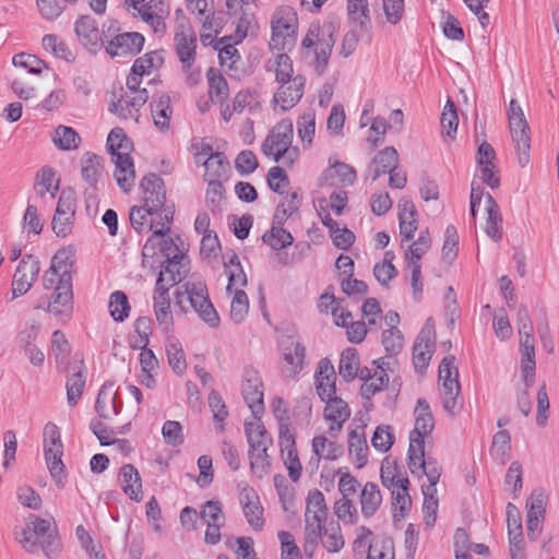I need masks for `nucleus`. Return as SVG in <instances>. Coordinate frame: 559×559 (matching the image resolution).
I'll list each match as a JSON object with an SVG mask.
<instances>
[{
  "instance_id": "f257e3e1",
  "label": "nucleus",
  "mask_w": 559,
  "mask_h": 559,
  "mask_svg": "<svg viewBox=\"0 0 559 559\" xmlns=\"http://www.w3.org/2000/svg\"><path fill=\"white\" fill-rule=\"evenodd\" d=\"M106 147L115 164L114 177L117 185L124 191L129 192L135 180V169L130 152L133 148L131 140L127 136L122 128H114L106 142Z\"/></svg>"
},
{
  "instance_id": "f03ea898",
  "label": "nucleus",
  "mask_w": 559,
  "mask_h": 559,
  "mask_svg": "<svg viewBox=\"0 0 559 559\" xmlns=\"http://www.w3.org/2000/svg\"><path fill=\"white\" fill-rule=\"evenodd\" d=\"M328 520V507L324 495L319 489L308 492L305 511L304 551L312 558L322 537V531Z\"/></svg>"
},
{
  "instance_id": "7ed1b4c3",
  "label": "nucleus",
  "mask_w": 559,
  "mask_h": 559,
  "mask_svg": "<svg viewBox=\"0 0 559 559\" xmlns=\"http://www.w3.org/2000/svg\"><path fill=\"white\" fill-rule=\"evenodd\" d=\"M16 539L31 554L36 552L40 547L48 559L61 549L57 531L51 527L49 521L37 516L26 524L21 534H16Z\"/></svg>"
},
{
  "instance_id": "20e7f679",
  "label": "nucleus",
  "mask_w": 559,
  "mask_h": 559,
  "mask_svg": "<svg viewBox=\"0 0 559 559\" xmlns=\"http://www.w3.org/2000/svg\"><path fill=\"white\" fill-rule=\"evenodd\" d=\"M143 75L144 73L135 70V67L132 66L126 83L128 92L109 105L108 109L111 114L117 115L121 119H132L135 123L139 122V111L150 97L147 90L140 87Z\"/></svg>"
},
{
  "instance_id": "39448f33",
  "label": "nucleus",
  "mask_w": 559,
  "mask_h": 559,
  "mask_svg": "<svg viewBox=\"0 0 559 559\" xmlns=\"http://www.w3.org/2000/svg\"><path fill=\"white\" fill-rule=\"evenodd\" d=\"M337 26L332 21L322 24L312 23L302 39L304 48L316 46L317 70L322 73L329 63V59L336 40Z\"/></svg>"
},
{
  "instance_id": "423d86ee",
  "label": "nucleus",
  "mask_w": 559,
  "mask_h": 559,
  "mask_svg": "<svg viewBox=\"0 0 559 559\" xmlns=\"http://www.w3.org/2000/svg\"><path fill=\"white\" fill-rule=\"evenodd\" d=\"M174 206H167L164 209L160 227L153 231V234L143 246V257H154L157 246L159 247V250L166 260H169V258H171L177 252L185 253L187 249L180 236H176L175 238H165V236H167L170 231V224L174 221Z\"/></svg>"
},
{
  "instance_id": "0eeeda50",
  "label": "nucleus",
  "mask_w": 559,
  "mask_h": 559,
  "mask_svg": "<svg viewBox=\"0 0 559 559\" xmlns=\"http://www.w3.org/2000/svg\"><path fill=\"white\" fill-rule=\"evenodd\" d=\"M298 17L295 9L289 5H281L273 13L271 21L272 36L270 48L283 51L296 43Z\"/></svg>"
},
{
  "instance_id": "6e6552de",
  "label": "nucleus",
  "mask_w": 559,
  "mask_h": 559,
  "mask_svg": "<svg viewBox=\"0 0 559 559\" xmlns=\"http://www.w3.org/2000/svg\"><path fill=\"white\" fill-rule=\"evenodd\" d=\"M185 292H176V301L182 306V297L186 296L192 309L199 318L211 328L219 325V317L209 298L207 287L203 281L187 282Z\"/></svg>"
},
{
  "instance_id": "1a4fd4ad",
  "label": "nucleus",
  "mask_w": 559,
  "mask_h": 559,
  "mask_svg": "<svg viewBox=\"0 0 559 559\" xmlns=\"http://www.w3.org/2000/svg\"><path fill=\"white\" fill-rule=\"evenodd\" d=\"M509 129L514 142L518 163L525 167L530 163L531 152V129L524 111L515 99H511L508 109Z\"/></svg>"
},
{
  "instance_id": "9d476101",
  "label": "nucleus",
  "mask_w": 559,
  "mask_h": 559,
  "mask_svg": "<svg viewBox=\"0 0 559 559\" xmlns=\"http://www.w3.org/2000/svg\"><path fill=\"white\" fill-rule=\"evenodd\" d=\"M44 452L51 477L55 479L58 487H63L67 478L64 464L61 460L63 455V443L59 428L52 423L46 424L44 428Z\"/></svg>"
},
{
  "instance_id": "9b49d317",
  "label": "nucleus",
  "mask_w": 559,
  "mask_h": 559,
  "mask_svg": "<svg viewBox=\"0 0 559 559\" xmlns=\"http://www.w3.org/2000/svg\"><path fill=\"white\" fill-rule=\"evenodd\" d=\"M293 140V122L284 119L278 122L262 144V152L271 156L275 162H280L286 153Z\"/></svg>"
},
{
  "instance_id": "f8f14e48",
  "label": "nucleus",
  "mask_w": 559,
  "mask_h": 559,
  "mask_svg": "<svg viewBox=\"0 0 559 559\" xmlns=\"http://www.w3.org/2000/svg\"><path fill=\"white\" fill-rule=\"evenodd\" d=\"M415 414V428L409 433L408 452L417 450L421 453L425 449V437L429 436L435 428L433 416L425 399H418Z\"/></svg>"
},
{
  "instance_id": "ddd939ff",
  "label": "nucleus",
  "mask_w": 559,
  "mask_h": 559,
  "mask_svg": "<svg viewBox=\"0 0 559 559\" xmlns=\"http://www.w3.org/2000/svg\"><path fill=\"white\" fill-rule=\"evenodd\" d=\"M40 263L33 254H26L20 261L12 282L13 298L25 295L36 281Z\"/></svg>"
},
{
  "instance_id": "4468645a",
  "label": "nucleus",
  "mask_w": 559,
  "mask_h": 559,
  "mask_svg": "<svg viewBox=\"0 0 559 559\" xmlns=\"http://www.w3.org/2000/svg\"><path fill=\"white\" fill-rule=\"evenodd\" d=\"M74 213V193L71 190H63L60 193L56 213L51 222L52 230L58 237H66L71 233Z\"/></svg>"
},
{
  "instance_id": "2eb2a0df",
  "label": "nucleus",
  "mask_w": 559,
  "mask_h": 559,
  "mask_svg": "<svg viewBox=\"0 0 559 559\" xmlns=\"http://www.w3.org/2000/svg\"><path fill=\"white\" fill-rule=\"evenodd\" d=\"M241 391L253 417L261 416L264 413L263 382L257 370L245 371Z\"/></svg>"
},
{
  "instance_id": "dca6fc26",
  "label": "nucleus",
  "mask_w": 559,
  "mask_h": 559,
  "mask_svg": "<svg viewBox=\"0 0 559 559\" xmlns=\"http://www.w3.org/2000/svg\"><path fill=\"white\" fill-rule=\"evenodd\" d=\"M142 190L143 205L148 206L151 210H156L163 213L166 201V189L164 180L154 173L144 176L140 182Z\"/></svg>"
},
{
  "instance_id": "f3484780",
  "label": "nucleus",
  "mask_w": 559,
  "mask_h": 559,
  "mask_svg": "<svg viewBox=\"0 0 559 559\" xmlns=\"http://www.w3.org/2000/svg\"><path fill=\"white\" fill-rule=\"evenodd\" d=\"M280 83L281 86L274 94L273 102L280 106L281 111H286L295 107L301 99L305 92L306 78L297 74L292 80Z\"/></svg>"
},
{
  "instance_id": "a211bd4d",
  "label": "nucleus",
  "mask_w": 559,
  "mask_h": 559,
  "mask_svg": "<svg viewBox=\"0 0 559 559\" xmlns=\"http://www.w3.org/2000/svg\"><path fill=\"white\" fill-rule=\"evenodd\" d=\"M185 259V253L177 252L169 260H165L157 276L155 287L169 290L170 287L179 284L188 273V269L183 263Z\"/></svg>"
},
{
  "instance_id": "6ab92c4d",
  "label": "nucleus",
  "mask_w": 559,
  "mask_h": 559,
  "mask_svg": "<svg viewBox=\"0 0 559 559\" xmlns=\"http://www.w3.org/2000/svg\"><path fill=\"white\" fill-rule=\"evenodd\" d=\"M74 32L79 41L91 52H96L104 43L103 33L91 15H81L74 23Z\"/></svg>"
},
{
  "instance_id": "aec40b11",
  "label": "nucleus",
  "mask_w": 559,
  "mask_h": 559,
  "mask_svg": "<svg viewBox=\"0 0 559 559\" xmlns=\"http://www.w3.org/2000/svg\"><path fill=\"white\" fill-rule=\"evenodd\" d=\"M144 36L136 32H127L116 35L106 45V51L111 57L134 56L139 53L144 45Z\"/></svg>"
},
{
  "instance_id": "412c9836",
  "label": "nucleus",
  "mask_w": 559,
  "mask_h": 559,
  "mask_svg": "<svg viewBox=\"0 0 559 559\" xmlns=\"http://www.w3.org/2000/svg\"><path fill=\"white\" fill-rule=\"evenodd\" d=\"M176 52L182 67L190 69L194 62L197 36L191 25H181V29L175 32Z\"/></svg>"
},
{
  "instance_id": "4be33fe9",
  "label": "nucleus",
  "mask_w": 559,
  "mask_h": 559,
  "mask_svg": "<svg viewBox=\"0 0 559 559\" xmlns=\"http://www.w3.org/2000/svg\"><path fill=\"white\" fill-rule=\"evenodd\" d=\"M429 322L430 319L427 320L413 346V362L416 369H425L428 366L435 347V331Z\"/></svg>"
},
{
  "instance_id": "5701e85b",
  "label": "nucleus",
  "mask_w": 559,
  "mask_h": 559,
  "mask_svg": "<svg viewBox=\"0 0 559 559\" xmlns=\"http://www.w3.org/2000/svg\"><path fill=\"white\" fill-rule=\"evenodd\" d=\"M163 213L151 210L148 206H132L130 210V223L139 234L154 231L160 227Z\"/></svg>"
},
{
  "instance_id": "b1692460",
  "label": "nucleus",
  "mask_w": 559,
  "mask_h": 559,
  "mask_svg": "<svg viewBox=\"0 0 559 559\" xmlns=\"http://www.w3.org/2000/svg\"><path fill=\"white\" fill-rule=\"evenodd\" d=\"M202 156H206V158L203 160L206 180H219V178L226 176V174L229 171L230 165L225 155L221 152L213 153L210 145L202 147V150L197 154L198 162L201 160Z\"/></svg>"
},
{
  "instance_id": "393cba45",
  "label": "nucleus",
  "mask_w": 559,
  "mask_h": 559,
  "mask_svg": "<svg viewBox=\"0 0 559 559\" xmlns=\"http://www.w3.org/2000/svg\"><path fill=\"white\" fill-rule=\"evenodd\" d=\"M336 374L332 362L328 358L320 360L316 372V389L321 401L336 395Z\"/></svg>"
},
{
  "instance_id": "a878e982",
  "label": "nucleus",
  "mask_w": 559,
  "mask_h": 559,
  "mask_svg": "<svg viewBox=\"0 0 559 559\" xmlns=\"http://www.w3.org/2000/svg\"><path fill=\"white\" fill-rule=\"evenodd\" d=\"M112 382H105L97 395L95 409L99 417L110 419L122 409V402H117V392L112 390Z\"/></svg>"
},
{
  "instance_id": "bb28decb",
  "label": "nucleus",
  "mask_w": 559,
  "mask_h": 559,
  "mask_svg": "<svg viewBox=\"0 0 559 559\" xmlns=\"http://www.w3.org/2000/svg\"><path fill=\"white\" fill-rule=\"evenodd\" d=\"M169 290L155 287L153 295V309L156 321L163 332L168 333L174 325V317L170 307Z\"/></svg>"
},
{
  "instance_id": "cd10ccee",
  "label": "nucleus",
  "mask_w": 559,
  "mask_h": 559,
  "mask_svg": "<svg viewBox=\"0 0 559 559\" xmlns=\"http://www.w3.org/2000/svg\"><path fill=\"white\" fill-rule=\"evenodd\" d=\"M417 210L412 200L402 198L399 201L400 235L403 240H412L418 228Z\"/></svg>"
},
{
  "instance_id": "c85d7f7f",
  "label": "nucleus",
  "mask_w": 559,
  "mask_h": 559,
  "mask_svg": "<svg viewBox=\"0 0 559 559\" xmlns=\"http://www.w3.org/2000/svg\"><path fill=\"white\" fill-rule=\"evenodd\" d=\"M241 503L249 525L253 530H262L264 526L263 508L260 503L259 496L253 488L243 490L241 493Z\"/></svg>"
},
{
  "instance_id": "c756f323",
  "label": "nucleus",
  "mask_w": 559,
  "mask_h": 559,
  "mask_svg": "<svg viewBox=\"0 0 559 559\" xmlns=\"http://www.w3.org/2000/svg\"><path fill=\"white\" fill-rule=\"evenodd\" d=\"M324 407V418L332 421L330 431H340L343 424L350 417V408L348 404L338 396L328 399Z\"/></svg>"
},
{
  "instance_id": "7c9ffc66",
  "label": "nucleus",
  "mask_w": 559,
  "mask_h": 559,
  "mask_svg": "<svg viewBox=\"0 0 559 559\" xmlns=\"http://www.w3.org/2000/svg\"><path fill=\"white\" fill-rule=\"evenodd\" d=\"M408 467L413 474L423 471L429 483H438L441 476V466L432 459H425V449L421 453L417 450L408 452Z\"/></svg>"
},
{
  "instance_id": "2f4dec72",
  "label": "nucleus",
  "mask_w": 559,
  "mask_h": 559,
  "mask_svg": "<svg viewBox=\"0 0 559 559\" xmlns=\"http://www.w3.org/2000/svg\"><path fill=\"white\" fill-rule=\"evenodd\" d=\"M485 200L487 213L485 233L490 239L498 242L502 239V215L500 207L489 192L485 194Z\"/></svg>"
},
{
  "instance_id": "473e14b6",
  "label": "nucleus",
  "mask_w": 559,
  "mask_h": 559,
  "mask_svg": "<svg viewBox=\"0 0 559 559\" xmlns=\"http://www.w3.org/2000/svg\"><path fill=\"white\" fill-rule=\"evenodd\" d=\"M120 484L123 492L131 500L140 501L143 498L142 479L139 471L132 464H124L120 468Z\"/></svg>"
},
{
  "instance_id": "72a5a7b5",
  "label": "nucleus",
  "mask_w": 559,
  "mask_h": 559,
  "mask_svg": "<svg viewBox=\"0 0 559 559\" xmlns=\"http://www.w3.org/2000/svg\"><path fill=\"white\" fill-rule=\"evenodd\" d=\"M104 158L93 152H85L81 158V176L90 188L95 189L104 169Z\"/></svg>"
},
{
  "instance_id": "f704fd0d",
  "label": "nucleus",
  "mask_w": 559,
  "mask_h": 559,
  "mask_svg": "<svg viewBox=\"0 0 559 559\" xmlns=\"http://www.w3.org/2000/svg\"><path fill=\"white\" fill-rule=\"evenodd\" d=\"M151 112L156 128L160 131L169 130L170 118L173 116L169 95L160 94L158 97H153L151 103Z\"/></svg>"
},
{
  "instance_id": "c9c22d12",
  "label": "nucleus",
  "mask_w": 559,
  "mask_h": 559,
  "mask_svg": "<svg viewBox=\"0 0 559 559\" xmlns=\"http://www.w3.org/2000/svg\"><path fill=\"white\" fill-rule=\"evenodd\" d=\"M74 264V253L68 248L58 250L52 257L48 273L58 276V280L72 282V267Z\"/></svg>"
},
{
  "instance_id": "e433bc0d",
  "label": "nucleus",
  "mask_w": 559,
  "mask_h": 559,
  "mask_svg": "<svg viewBox=\"0 0 559 559\" xmlns=\"http://www.w3.org/2000/svg\"><path fill=\"white\" fill-rule=\"evenodd\" d=\"M359 502L362 515L366 519L371 518L382 503V495L379 486L372 481L366 483L361 489Z\"/></svg>"
},
{
  "instance_id": "4c0bfd02",
  "label": "nucleus",
  "mask_w": 559,
  "mask_h": 559,
  "mask_svg": "<svg viewBox=\"0 0 559 559\" xmlns=\"http://www.w3.org/2000/svg\"><path fill=\"white\" fill-rule=\"evenodd\" d=\"M373 169L371 180L376 181L381 175L396 169L399 164V153L393 146H388L380 151L373 158Z\"/></svg>"
},
{
  "instance_id": "58836bf2",
  "label": "nucleus",
  "mask_w": 559,
  "mask_h": 559,
  "mask_svg": "<svg viewBox=\"0 0 559 559\" xmlns=\"http://www.w3.org/2000/svg\"><path fill=\"white\" fill-rule=\"evenodd\" d=\"M245 433L250 448L270 447L272 444V438L269 436L261 416L253 417L252 421L245 423Z\"/></svg>"
},
{
  "instance_id": "ea45409f",
  "label": "nucleus",
  "mask_w": 559,
  "mask_h": 559,
  "mask_svg": "<svg viewBox=\"0 0 559 559\" xmlns=\"http://www.w3.org/2000/svg\"><path fill=\"white\" fill-rule=\"evenodd\" d=\"M408 478H402L396 480V487L392 488V499L395 513L393 514L394 520H401L405 518L408 512L412 500L408 495Z\"/></svg>"
},
{
  "instance_id": "a19ab883",
  "label": "nucleus",
  "mask_w": 559,
  "mask_h": 559,
  "mask_svg": "<svg viewBox=\"0 0 559 559\" xmlns=\"http://www.w3.org/2000/svg\"><path fill=\"white\" fill-rule=\"evenodd\" d=\"M152 8V3L143 4L139 10V13L142 19L152 26L154 33L160 36L166 32L165 17L168 15L169 9L166 3H160V9L158 11H153Z\"/></svg>"
},
{
  "instance_id": "79ce46f5",
  "label": "nucleus",
  "mask_w": 559,
  "mask_h": 559,
  "mask_svg": "<svg viewBox=\"0 0 559 559\" xmlns=\"http://www.w3.org/2000/svg\"><path fill=\"white\" fill-rule=\"evenodd\" d=\"M347 14L349 20L360 27L368 31L371 25L368 0H347Z\"/></svg>"
},
{
  "instance_id": "37998d69",
  "label": "nucleus",
  "mask_w": 559,
  "mask_h": 559,
  "mask_svg": "<svg viewBox=\"0 0 559 559\" xmlns=\"http://www.w3.org/2000/svg\"><path fill=\"white\" fill-rule=\"evenodd\" d=\"M305 346L293 338H288L286 343L283 344L284 359L292 366L289 370L290 376L296 374L301 369L305 359Z\"/></svg>"
},
{
  "instance_id": "c03bdc74",
  "label": "nucleus",
  "mask_w": 559,
  "mask_h": 559,
  "mask_svg": "<svg viewBox=\"0 0 559 559\" xmlns=\"http://www.w3.org/2000/svg\"><path fill=\"white\" fill-rule=\"evenodd\" d=\"M52 142L59 150L72 151L79 147L81 136L71 127L58 126L53 131Z\"/></svg>"
},
{
  "instance_id": "a18cd8bd",
  "label": "nucleus",
  "mask_w": 559,
  "mask_h": 559,
  "mask_svg": "<svg viewBox=\"0 0 559 559\" xmlns=\"http://www.w3.org/2000/svg\"><path fill=\"white\" fill-rule=\"evenodd\" d=\"M359 370V356L355 348H346L340 359L338 373L346 381L349 382L358 376Z\"/></svg>"
},
{
  "instance_id": "49530a36",
  "label": "nucleus",
  "mask_w": 559,
  "mask_h": 559,
  "mask_svg": "<svg viewBox=\"0 0 559 559\" xmlns=\"http://www.w3.org/2000/svg\"><path fill=\"white\" fill-rule=\"evenodd\" d=\"M73 298L72 282L67 280H58L49 309L56 313L61 311V308L71 306Z\"/></svg>"
},
{
  "instance_id": "de8ad7c7",
  "label": "nucleus",
  "mask_w": 559,
  "mask_h": 559,
  "mask_svg": "<svg viewBox=\"0 0 559 559\" xmlns=\"http://www.w3.org/2000/svg\"><path fill=\"white\" fill-rule=\"evenodd\" d=\"M311 447L314 454L328 461H335L343 453V448L341 444L334 441H330L324 436H316L312 439Z\"/></svg>"
},
{
  "instance_id": "09e8293b",
  "label": "nucleus",
  "mask_w": 559,
  "mask_h": 559,
  "mask_svg": "<svg viewBox=\"0 0 559 559\" xmlns=\"http://www.w3.org/2000/svg\"><path fill=\"white\" fill-rule=\"evenodd\" d=\"M82 365L83 362L81 361L80 366L73 368V373L68 377L67 380V401L71 406L78 404L85 386V377L82 372Z\"/></svg>"
},
{
  "instance_id": "8fccbe9b",
  "label": "nucleus",
  "mask_w": 559,
  "mask_h": 559,
  "mask_svg": "<svg viewBox=\"0 0 559 559\" xmlns=\"http://www.w3.org/2000/svg\"><path fill=\"white\" fill-rule=\"evenodd\" d=\"M348 451L355 456L358 467H364L368 461V444L362 432L352 430L348 435Z\"/></svg>"
},
{
  "instance_id": "3c124183",
  "label": "nucleus",
  "mask_w": 559,
  "mask_h": 559,
  "mask_svg": "<svg viewBox=\"0 0 559 559\" xmlns=\"http://www.w3.org/2000/svg\"><path fill=\"white\" fill-rule=\"evenodd\" d=\"M388 382V373L382 366H378L372 377L367 379L360 388L362 399L369 401L371 396L380 392Z\"/></svg>"
},
{
  "instance_id": "603ef678",
  "label": "nucleus",
  "mask_w": 559,
  "mask_h": 559,
  "mask_svg": "<svg viewBox=\"0 0 559 559\" xmlns=\"http://www.w3.org/2000/svg\"><path fill=\"white\" fill-rule=\"evenodd\" d=\"M320 540L329 552H338L345 545L338 523H330L328 527L324 525Z\"/></svg>"
},
{
  "instance_id": "864d4df0",
  "label": "nucleus",
  "mask_w": 559,
  "mask_h": 559,
  "mask_svg": "<svg viewBox=\"0 0 559 559\" xmlns=\"http://www.w3.org/2000/svg\"><path fill=\"white\" fill-rule=\"evenodd\" d=\"M209 80V94L212 100L223 103L229 95L228 84L226 79L216 73L213 69L207 72Z\"/></svg>"
},
{
  "instance_id": "5fc2aeb1",
  "label": "nucleus",
  "mask_w": 559,
  "mask_h": 559,
  "mask_svg": "<svg viewBox=\"0 0 559 559\" xmlns=\"http://www.w3.org/2000/svg\"><path fill=\"white\" fill-rule=\"evenodd\" d=\"M442 133L450 140H453L459 126V116L456 107L451 98L447 100L440 119Z\"/></svg>"
},
{
  "instance_id": "6e6d98bb",
  "label": "nucleus",
  "mask_w": 559,
  "mask_h": 559,
  "mask_svg": "<svg viewBox=\"0 0 559 559\" xmlns=\"http://www.w3.org/2000/svg\"><path fill=\"white\" fill-rule=\"evenodd\" d=\"M264 243L269 245L274 250H281L290 246L294 241L292 234L285 230L282 226H272L271 230L262 236Z\"/></svg>"
},
{
  "instance_id": "4d7b16f0",
  "label": "nucleus",
  "mask_w": 559,
  "mask_h": 559,
  "mask_svg": "<svg viewBox=\"0 0 559 559\" xmlns=\"http://www.w3.org/2000/svg\"><path fill=\"white\" fill-rule=\"evenodd\" d=\"M269 447L250 448L248 452L250 468L262 478L267 472L271 465L267 454Z\"/></svg>"
},
{
  "instance_id": "13d9d810",
  "label": "nucleus",
  "mask_w": 559,
  "mask_h": 559,
  "mask_svg": "<svg viewBox=\"0 0 559 559\" xmlns=\"http://www.w3.org/2000/svg\"><path fill=\"white\" fill-rule=\"evenodd\" d=\"M108 307L111 318L117 322L124 321L129 316L130 305L128 297L121 290H116L110 295Z\"/></svg>"
},
{
  "instance_id": "bf43d9fd",
  "label": "nucleus",
  "mask_w": 559,
  "mask_h": 559,
  "mask_svg": "<svg viewBox=\"0 0 559 559\" xmlns=\"http://www.w3.org/2000/svg\"><path fill=\"white\" fill-rule=\"evenodd\" d=\"M249 311V299L247 294L239 288H236L230 302V319L235 323L242 322Z\"/></svg>"
},
{
  "instance_id": "052dcab7",
  "label": "nucleus",
  "mask_w": 559,
  "mask_h": 559,
  "mask_svg": "<svg viewBox=\"0 0 559 559\" xmlns=\"http://www.w3.org/2000/svg\"><path fill=\"white\" fill-rule=\"evenodd\" d=\"M200 518L206 525H224L225 514L222 503L218 500L206 501L201 508Z\"/></svg>"
},
{
  "instance_id": "680f3d73",
  "label": "nucleus",
  "mask_w": 559,
  "mask_h": 559,
  "mask_svg": "<svg viewBox=\"0 0 559 559\" xmlns=\"http://www.w3.org/2000/svg\"><path fill=\"white\" fill-rule=\"evenodd\" d=\"M431 247V237L428 228L420 231L419 237L414 241L405 252V260L420 262L423 255Z\"/></svg>"
},
{
  "instance_id": "e2e57ef3",
  "label": "nucleus",
  "mask_w": 559,
  "mask_h": 559,
  "mask_svg": "<svg viewBox=\"0 0 559 559\" xmlns=\"http://www.w3.org/2000/svg\"><path fill=\"white\" fill-rule=\"evenodd\" d=\"M393 442L394 435L391 426L381 425L376 428L371 438V444L376 450L385 453L391 449Z\"/></svg>"
},
{
  "instance_id": "0e129e2a",
  "label": "nucleus",
  "mask_w": 559,
  "mask_h": 559,
  "mask_svg": "<svg viewBox=\"0 0 559 559\" xmlns=\"http://www.w3.org/2000/svg\"><path fill=\"white\" fill-rule=\"evenodd\" d=\"M461 391L460 382H450L442 385L441 389V399L443 409L450 414L454 415L457 411V397Z\"/></svg>"
},
{
  "instance_id": "69168bd1",
  "label": "nucleus",
  "mask_w": 559,
  "mask_h": 559,
  "mask_svg": "<svg viewBox=\"0 0 559 559\" xmlns=\"http://www.w3.org/2000/svg\"><path fill=\"white\" fill-rule=\"evenodd\" d=\"M205 194V202L213 213L222 210V201L224 199V187L217 179H209Z\"/></svg>"
},
{
  "instance_id": "338daca9",
  "label": "nucleus",
  "mask_w": 559,
  "mask_h": 559,
  "mask_svg": "<svg viewBox=\"0 0 559 559\" xmlns=\"http://www.w3.org/2000/svg\"><path fill=\"white\" fill-rule=\"evenodd\" d=\"M166 354L173 370L176 373L181 374L186 370L187 364L180 344L177 341H169L166 345Z\"/></svg>"
},
{
  "instance_id": "774afa93",
  "label": "nucleus",
  "mask_w": 559,
  "mask_h": 559,
  "mask_svg": "<svg viewBox=\"0 0 559 559\" xmlns=\"http://www.w3.org/2000/svg\"><path fill=\"white\" fill-rule=\"evenodd\" d=\"M334 513L338 520L346 524H355L358 519V512L349 498H341L334 504Z\"/></svg>"
}]
</instances>
